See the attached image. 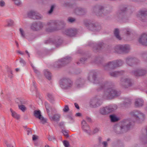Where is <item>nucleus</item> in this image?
<instances>
[{
  "label": "nucleus",
  "instance_id": "nucleus-1",
  "mask_svg": "<svg viewBox=\"0 0 147 147\" xmlns=\"http://www.w3.org/2000/svg\"><path fill=\"white\" fill-rule=\"evenodd\" d=\"M88 79L90 81L94 84H99L98 87L97 89L98 91L107 88L102 96V98L104 99H112L120 94V92L117 91L114 88L110 87L111 85V82L107 81H103V80L98 78L96 73L90 75Z\"/></svg>",
  "mask_w": 147,
  "mask_h": 147
},
{
  "label": "nucleus",
  "instance_id": "nucleus-2",
  "mask_svg": "<svg viewBox=\"0 0 147 147\" xmlns=\"http://www.w3.org/2000/svg\"><path fill=\"white\" fill-rule=\"evenodd\" d=\"M92 12L97 16L102 17L106 19L109 18V15L110 13L109 11L105 9L103 6L98 5L93 7Z\"/></svg>",
  "mask_w": 147,
  "mask_h": 147
},
{
  "label": "nucleus",
  "instance_id": "nucleus-3",
  "mask_svg": "<svg viewBox=\"0 0 147 147\" xmlns=\"http://www.w3.org/2000/svg\"><path fill=\"white\" fill-rule=\"evenodd\" d=\"M47 24L49 26L46 28V31L49 32H51L62 29L65 25V23L64 21L63 20L59 21L52 20L48 22Z\"/></svg>",
  "mask_w": 147,
  "mask_h": 147
},
{
  "label": "nucleus",
  "instance_id": "nucleus-4",
  "mask_svg": "<svg viewBox=\"0 0 147 147\" xmlns=\"http://www.w3.org/2000/svg\"><path fill=\"white\" fill-rule=\"evenodd\" d=\"M128 6L125 5H121L119 7V9L116 14L117 18L123 22H127L129 18L125 13V12L128 10Z\"/></svg>",
  "mask_w": 147,
  "mask_h": 147
},
{
  "label": "nucleus",
  "instance_id": "nucleus-5",
  "mask_svg": "<svg viewBox=\"0 0 147 147\" xmlns=\"http://www.w3.org/2000/svg\"><path fill=\"white\" fill-rule=\"evenodd\" d=\"M123 61L121 59H117L111 61L103 65L105 70L108 71L116 69L122 66L123 64Z\"/></svg>",
  "mask_w": 147,
  "mask_h": 147
},
{
  "label": "nucleus",
  "instance_id": "nucleus-6",
  "mask_svg": "<svg viewBox=\"0 0 147 147\" xmlns=\"http://www.w3.org/2000/svg\"><path fill=\"white\" fill-rule=\"evenodd\" d=\"M84 24L88 29L92 31H99L102 29L101 26L98 23L90 21H85Z\"/></svg>",
  "mask_w": 147,
  "mask_h": 147
},
{
  "label": "nucleus",
  "instance_id": "nucleus-7",
  "mask_svg": "<svg viewBox=\"0 0 147 147\" xmlns=\"http://www.w3.org/2000/svg\"><path fill=\"white\" fill-rule=\"evenodd\" d=\"M72 58L71 57H66L55 62L53 64L54 67L55 68H61L70 62Z\"/></svg>",
  "mask_w": 147,
  "mask_h": 147
},
{
  "label": "nucleus",
  "instance_id": "nucleus-8",
  "mask_svg": "<svg viewBox=\"0 0 147 147\" xmlns=\"http://www.w3.org/2000/svg\"><path fill=\"white\" fill-rule=\"evenodd\" d=\"M59 84L61 88L67 89L71 88L73 85L72 81L69 78H63L60 80Z\"/></svg>",
  "mask_w": 147,
  "mask_h": 147
},
{
  "label": "nucleus",
  "instance_id": "nucleus-9",
  "mask_svg": "<svg viewBox=\"0 0 147 147\" xmlns=\"http://www.w3.org/2000/svg\"><path fill=\"white\" fill-rule=\"evenodd\" d=\"M117 109V106L116 105H109L100 108L99 112L102 115H106L112 112Z\"/></svg>",
  "mask_w": 147,
  "mask_h": 147
},
{
  "label": "nucleus",
  "instance_id": "nucleus-10",
  "mask_svg": "<svg viewBox=\"0 0 147 147\" xmlns=\"http://www.w3.org/2000/svg\"><path fill=\"white\" fill-rule=\"evenodd\" d=\"M130 115L134 117L136 121H142L144 118V115L141 111L137 110H134L130 113Z\"/></svg>",
  "mask_w": 147,
  "mask_h": 147
},
{
  "label": "nucleus",
  "instance_id": "nucleus-11",
  "mask_svg": "<svg viewBox=\"0 0 147 147\" xmlns=\"http://www.w3.org/2000/svg\"><path fill=\"white\" fill-rule=\"evenodd\" d=\"M134 122L131 121L130 119H126L121 122L120 125L125 132H126L129 129L132 123Z\"/></svg>",
  "mask_w": 147,
  "mask_h": 147
},
{
  "label": "nucleus",
  "instance_id": "nucleus-12",
  "mask_svg": "<svg viewBox=\"0 0 147 147\" xmlns=\"http://www.w3.org/2000/svg\"><path fill=\"white\" fill-rule=\"evenodd\" d=\"M120 84L123 88H127L132 85L131 79L125 77L121 78Z\"/></svg>",
  "mask_w": 147,
  "mask_h": 147
},
{
  "label": "nucleus",
  "instance_id": "nucleus-13",
  "mask_svg": "<svg viewBox=\"0 0 147 147\" xmlns=\"http://www.w3.org/2000/svg\"><path fill=\"white\" fill-rule=\"evenodd\" d=\"M140 61L136 57L128 56L125 58V63L129 66H132L140 63Z\"/></svg>",
  "mask_w": 147,
  "mask_h": 147
},
{
  "label": "nucleus",
  "instance_id": "nucleus-14",
  "mask_svg": "<svg viewBox=\"0 0 147 147\" xmlns=\"http://www.w3.org/2000/svg\"><path fill=\"white\" fill-rule=\"evenodd\" d=\"M89 45L93 48V51L95 52L99 51L105 47L104 44L102 42H100L97 44L90 42Z\"/></svg>",
  "mask_w": 147,
  "mask_h": 147
},
{
  "label": "nucleus",
  "instance_id": "nucleus-15",
  "mask_svg": "<svg viewBox=\"0 0 147 147\" xmlns=\"http://www.w3.org/2000/svg\"><path fill=\"white\" fill-rule=\"evenodd\" d=\"M75 14L78 16H83L87 13V9L84 8L78 7L75 8L73 11Z\"/></svg>",
  "mask_w": 147,
  "mask_h": 147
},
{
  "label": "nucleus",
  "instance_id": "nucleus-16",
  "mask_svg": "<svg viewBox=\"0 0 147 147\" xmlns=\"http://www.w3.org/2000/svg\"><path fill=\"white\" fill-rule=\"evenodd\" d=\"M100 99L99 96H96L91 99L90 103V107L92 108H96L100 106L102 103Z\"/></svg>",
  "mask_w": 147,
  "mask_h": 147
},
{
  "label": "nucleus",
  "instance_id": "nucleus-17",
  "mask_svg": "<svg viewBox=\"0 0 147 147\" xmlns=\"http://www.w3.org/2000/svg\"><path fill=\"white\" fill-rule=\"evenodd\" d=\"M52 42L57 47H58L62 45L63 40L60 38H57L54 39H49L45 41V44H48Z\"/></svg>",
  "mask_w": 147,
  "mask_h": 147
},
{
  "label": "nucleus",
  "instance_id": "nucleus-18",
  "mask_svg": "<svg viewBox=\"0 0 147 147\" xmlns=\"http://www.w3.org/2000/svg\"><path fill=\"white\" fill-rule=\"evenodd\" d=\"M27 15L29 18L34 20H39L42 18V17L40 15L34 11H31L28 12Z\"/></svg>",
  "mask_w": 147,
  "mask_h": 147
},
{
  "label": "nucleus",
  "instance_id": "nucleus-19",
  "mask_svg": "<svg viewBox=\"0 0 147 147\" xmlns=\"http://www.w3.org/2000/svg\"><path fill=\"white\" fill-rule=\"evenodd\" d=\"M138 17L142 19L143 21H145L147 18V9H143L138 11L137 15Z\"/></svg>",
  "mask_w": 147,
  "mask_h": 147
},
{
  "label": "nucleus",
  "instance_id": "nucleus-20",
  "mask_svg": "<svg viewBox=\"0 0 147 147\" xmlns=\"http://www.w3.org/2000/svg\"><path fill=\"white\" fill-rule=\"evenodd\" d=\"M34 115L36 118L40 120L42 124H44L47 122V119L42 116L40 111L39 110H35L34 112Z\"/></svg>",
  "mask_w": 147,
  "mask_h": 147
},
{
  "label": "nucleus",
  "instance_id": "nucleus-21",
  "mask_svg": "<svg viewBox=\"0 0 147 147\" xmlns=\"http://www.w3.org/2000/svg\"><path fill=\"white\" fill-rule=\"evenodd\" d=\"M62 32L64 34L70 36H75L77 32L76 29L74 28L63 30Z\"/></svg>",
  "mask_w": 147,
  "mask_h": 147
},
{
  "label": "nucleus",
  "instance_id": "nucleus-22",
  "mask_svg": "<svg viewBox=\"0 0 147 147\" xmlns=\"http://www.w3.org/2000/svg\"><path fill=\"white\" fill-rule=\"evenodd\" d=\"M82 128L83 130L88 134H90L91 130L89 125L84 120L82 122Z\"/></svg>",
  "mask_w": 147,
  "mask_h": 147
},
{
  "label": "nucleus",
  "instance_id": "nucleus-23",
  "mask_svg": "<svg viewBox=\"0 0 147 147\" xmlns=\"http://www.w3.org/2000/svg\"><path fill=\"white\" fill-rule=\"evenodd\" d=\"M146 72L147 71L146 70L142 68L139 69L132 71V73L136 76H144Z\"/></svg>",
  "mask_w": 147,
  "mask_h": 147
},
{
  "label": "nucleus",
  "instance_id": "nucleus-24",
  "mask_svg": "<svg viewBox=\"0 0 147 147\" xmlns=\"http://www.w3.org/2000/svg\"><path fill=\"white\" fill-rule=\"evenodd\" d=\"M139 42L144 46H147V33L142 34L140 38Z\"/></svg>",
  "mask_w": 147,
  "mask_h": 147
},
{
  "label": "nucleus",
  "instance_id": "nucleus-25",
  "mask_svg": "<svg viewBox=\"0 0 147 147\" xmlns=\"http://www.w3.org/2000/svg\"><path fill=\"white\" fill-rule=\"evenodd\" d=\"M124 73L123 70L109 72V75L111 77H117L119 76L123 75Z\"/></svg>",
  "mask_w": 147,
  "mask_h": 147
},
{
  "label": "nucleus",
  "instance_id": "nucleus-26",
  "mask_svg": "<svg viewBox=\"0 0 147 147\" xmlns=\"http://www.w3.org/2000/svg\"><path fill=\"white\" fill-rule=\"evenodd\" d=\"M144 133L141 136L140 139L143 143L146 144L147 143V127L144 129Z\"/></svg>",
  "mask_w": 147,
  "mask_h": 147
},
{
  "label": "nucleus",
  "instance_id": "nucleus-27",
  "mask_svg": "<svg viewBox=\"0 0 147 147\" xmlns=\"http://www.w3.org/2000/svg\"><path fill=\"white\" fill-rule=\"evenodd\" d=\"M144 104V101L141 98H138L135 99V105L137 107H142Z\"/></svg>",
  "mask_w": 147,
  "mask_h": 147
},
{
  "label": "nucleus",
  "instance_id": "nucleus-28",
  "mask_svg": "<svg viewBox=\"0 0 147 147\" xmlns=\"http://www.w3.org/2000/svg\"><path fill=\"white\" fill-rule=\"evenodd\" d=\"M85 82V80L82 78H80L76 80V83L78 87H80L84 84Z\"/></svg>",
  "mask_w": 147,
  "mask_h": 147
},
{
  "label": "nucleus",
  "instance_id": "nucleus-29",
  "mask_svg": "<svg viewBox=\"0 0 147 147\" xmlns=\"http://www.w3.org/2000/svg\"><path fill=\"white\" fill-rule=\"evenodd\" d=\"M115 131L118 134H121L125 132L122 129L121 126L117 125L114 126Z\"/></svg>",
  "mask_w": 147,
  "mask_h": 147
},
{
  "label": "nucleus",
  "instance_id": "nucleus-30",
  "mask_svg": "<svg viewBox=\"0 0 147 147\" xmlns=\"http://www.w3.org/2000/svg\"><path fill=\"white\" fill-rule=\"evenodd\" d=\"M121 49L122 53H128L130 49V47L128 45H121Z\"/></svg>",
  "mask_w": 147,
  "mask_h": 147
},
{
  "label": "nucleus",
  "instance_id": "nucleus-31",
  "mask_svg": "<svg viewBox=\"0 0 147 147\" xmlns=\"http://www.w3.org/2000/svg\"><path fill=\"white\" fill-rule=\"evenodd\" d=\"M60 115L58 114L54 115L53 116L50 117V119L51 120L57 121L59 120Z\"/></svg>",
  "mask_w": 147,
  "mask_h": 147
},
{
  "label": "nucleus",
  "instance_id": "nucleus-32",
  "mask_svg": "<svg viewBox=\"0 0 147 147\" xmlns=\"http://www.w3.org/2000/svg\"><path fill=\"white\" fill-rule=\"evenodd\" d=\"M103 61V59L99 56H97L95 57L94 60L92 61V62L97 64H100Z\"/></svg>",
  "mask_w": 147,
  "mask_h": 147
},
{
  "label": "nucleus",
  "instance_id": "nucleus-33",
  "mask_svg": "<svg viewBox=\"0 0 147 147\" xmlns=\"http://www.w3.org/2000/svg\"><path fill=\"white\" fill-rule=\"evenodd\" d=\"M114 52L119 54L122 53L121 45H118L115 47Z\"/></svg>",
  "mask_w": 147,
  "mask_h": 147
},
{
  "label": "nucleus",
  "instance_id": "nucleus-34",
  "mask_svg": "<svg viewBox=\"0 0 147 147\" xmlns=\"http://www.w3.org/2000/svg\"><path fill=\"white\" fill-rule=\"evenodd\" d=\"M10 111L11 113V115L13 118L17 120H19L20 119V116L19 114L13 111L11 109H10Z\"/></svg>",
  "mask_w": 147,
  "mask_h": 147
},
{
  "label": "nucleus",
  "instance_id": "nucleus-35",
  "mask_svg": "<svg viewBox=\"0 0 147 147\" xmlns=\"http://www.w3.org/2000/svg\"><path fill=\"white\" fill-rule=\"evenodd\" d=\"M44 74L45 75L47 78L49 80H50L51 79V74L48 70H45Z\"/></svg>",
  "mask_w": 147,
  "mask_h": 147
},
{
  "label": "nucleus",
  "instance_id": "nucleus-36",
  "mask_svg": "<svg viewBox=\"0 0 147 147\" xmlns=\"http://www.w3.org/2000/svg\"><path fill=\"white\" fill-rule=\"evenodd\" d=\"M115 36L119 40H121V38L119 35V31L118 29H115L114 32Z\"/></svg>",
  "mask_w": 147,
  "mask_h": 147
},
{
  "label": "nucleus",
  "instance_id": "nucleus-37",
  "mask_svg": "<svg viewBox=\"0 0 147 147\" xmlns=\"http://www.w3.org/2000/svg\"><path fill=\"white\" fill-rule=\"evenodd\" d=\"M141 57L144 61L147 63V51H144L141 54Z\"/></svg>",
  "mask_w": 147,
  "mask_h": 147
},
{
  "label": "nucleus",
  "instance_id": "nucleus-38",
  "mask_svg": "<svg viewBox=\"0 0 147 147\" xmlns=\"http://www.w3.org/2000/svg\"><path fill=\"white\" fill-rule=\"evenodd\" d=\"M31 28L33 31L39 30L37 23L35 22L32 24L31 26Z\"/></svg>",
  "mask_w": 147,
  "mask_h": 147
},
{
  "label": "nucleus",
  "instance_id": "nucleus-39",
  "mask_svg": "<svg viewBox=\"0 0 147 147\" xmlns=\"http://www.w3.org/2000/svg\"><path fill=\"white\" fill-rule=\"evenodd\" d=\"M49 100L51 103H53L54 102V98L52 94L50 93H48L47 95Z\"/></svg>",
  "mask_w": 147,
  "mask_h": 147
},
{
  "label": "nucleus",
  "instance_id": "nucleus-40",
  "mask_svg": "<svg viewBox=\"0 0 147 147\" xmlns=\"http://www.w3.org/2000/svg\"><path fill=\"white\" fill-rule=\"evenodd\" d=\"M26 37V38H27L29 41H32L35 38L36 36L34 34L31 33L27 35Z\"/></svg>",
  "mask_w": 147,
  "mask_h": 147
},
{
  "label": "nucleus",
  "instance_id": "nucleus-41",
  "mask_svg": "<svg viewBox=\"0 0 147 147\" xmlns=\"http://www.w3.org/2000/svg\"><path fill=\"white\" fill-rule=\"evenodd\" d=\"M45 107L47 111L48 114V115H49V113L50 112V111L49 110V109H50L51 111L52 110V107L47 102H45Z\"/></svg>",
  "mask_w": 147,
  "mask_h": 147
},
{
  "label": "nucleus",
  "instance_id": "nucleus-42",
  "mask_svg": "<svg viewBox=\"0 0 147 147\" xmlns=\"http://www.w3.org/2000/svg\"><path fill=\"white\" fill-rule=\"evenodd\" d=\"M110 117L112 122H116L119 120V119L115 115H110Z\"/></svg>",
  "mask_w": 147,
  "mask_h": 147
},
{
  "label": "nucleus",
  "instance_id": "nucleus-43",
  "mask_svg": "<svg viewBox=\"0 0 147 147\" xmlns=\"http://www.w3.org/2000/svg\"><path fill=\"white\" fill-rule=\"evenodd\" d=\"M131 103V100L128 98H126L125 100L123 102L124 105L125 106L127 107Z\"/></svg>",
  "mask_w": 147,
  "mask_h": 147
},
{
  "label": "nucleus",
  "instance_id": "nucleus-44",
  "mask_svg": "<svg viewBox=\"0 0 147 147\" xmlns=\"http://www.w3.org/2000/svg\"><path fill=\"white\" fill-rule=\"evenodd\" d=\"M76 19L75 18L71 17H69L67 20V21L68 22L70 23H73L75 22Z\"/></svg>",
  "mask_w": 147,
  "mask_h": 147
},
{
  "label": "nucleus",
  "instance_id": "nucleus-45",
  "mask_svg": "<svg viewBox=\"0 0 147 147\" xmlns=\"http://www.w3.org/2000/svg\"><path fill=\"white\" fill-rule=\"evenodd\" d=\"M123 30L127 35L130 34L132 32L131 29L128 28H124L123 29Z\"/></svg>",
  "mask_w": 147,
  "mask_h": 147
},
{
  "label": "nucleus",
  "instance_id": "nucleus-46",
  "mask_svg": "<svg viewBox=\"0 0 147 147\" xmlns=\"http://www.w3.org/2000/svg\"><path fill=\"white\" fill-rule=\"evenodd\" d=\"M19 108L23 112L25 111L26 110V108L23 105H18Z\"/></svg>",
  "mask_w": 147,
  "mask_h": 147
},
{
  "label": "nucleus",
  "instance_id": "nucleus-47",
  "mask_svg": "<svg viewBox=\"0 0 147 147\" xmlns=\"http://www.w3.org/2000/svg\"><path fill=\"white\" fill-rule=\"evenodd\" d=\"M62 132L66 137L68 138L69 137L68 131L65 129H62Z\"/></svg>",
  "mask_w": 147,
  "mask_h": 147
},
{
  "label": "nucleus",
  "instance_id": "nucleus-48",
  "mask_svg": "<svg viewBox=\"0 0 147 147\" xmlns=\"http://www.w3.org/2000/svg\"><path fill=\"white\" fill-rule=\"evenodd\" d=\"M67 118L69 119L70 121L69 123H72L74 122V119L72 117V115H68L67 116Z\"/></svg>",
  "mask_w": 147,
  "mask_h": 147
},
{
  "label": "nucleus",
  "instance_id": "nucleus-49",
  "mask_svg": "<svg viewBox=\"0 0 147 147\" xmlns=\"http://www.w3.org/2000/svg\"><path fill=\"white\" fill-rule=\"evenodd\" d=\"M55 7V5L54 4L52 5L51 7V8L49 11L48 13L49 14H51L53 12L54 9Z\"/></svg>",
  "mask_w": 147,
  "mask_h": 147
},
{
  "label": "nucleus",
  "instance_id": "nucleus-50",
  "mask_svg": "<svg viewBox=\"0 0 147 147\" xmlns=\"http://www.w3.org/2000/svg\"><path fill=\"white\" fill-rule=\"evenodd\" d=\"M19 30L21 36L22 37L25 38V36L24 30L22 28H20L19 29Z\"/></svg>",
  "mask_w": 147,
  "mask_h": 147
},
{
  "label": "nucleus",
  "instance_id": "nucleus-51",
  "mask_svg": "<svg viewBox=\"0 0 147 147\" xmlns=\"http://www.w3.org/2000/svg\"><path fill=\"white\" fill-rule=\"evenodd\" d=\"M63 143L65 147H68L69 146V142L67 140H64Z\"/></svg>",
  "mask_w": 147,
  "mask_h": 147
},
{
  "label": "nucleus",
  "instance_id": "nucleus-52",
  "mask_svg": "<svg viewBox=\"0 0 147 147\" xmlns=\"http://www.w3.org/2000/svg\"><path fill=\"white\" fill-rule=\"evenodd\" d=\"M101 144L102 145V147H108V143L107 141H103Z\"/></svg>",
  "mask_w": 147,
  "mask_h": 147
},
{
  "label": "nucleus",
  "instance_id": "nucleus-53",
  "mask_svg": "<svg viewBox=\"0 0 147 147\" xmlns=\"http://www.w3.org/2000/svg\"><path fill=\"white\" fill-rule=\"evenodd\" d=\"M14 1L15 5L17 6H19L21 4V2L20 0H15Z\"/></svg>",
  "mask_w": 147,
  "mask_h": 147
},
{
  "label": "nucleus",
  "instance_id": "nucleus-54",
  "mask_svg": "<svg viewBox=\"0 0 147 147\" xmlns=\"http://www.w3.org/2000/svg\"><path fill=\"white\" fill-rule=\"evenodd\" d=\"M59 125L61 129H63L65 127L64 122L63 121L59 123Z\"/></svg>",
  "mask_w": 147,
  "mask_h": 147
},
{
  "label": "nucleus",
  "instance_id": "nucleus-55",
  "mask_svg": "<svg viewBox=\"0 0 147 147\" xmlns=\"http://www.w3.org/2000/svg\"><path fill=\"white\" fill-rule=\"evenodd\" d=\"M69 110V109L68 105H65L63 110L64 112H68Z\"/></svg>",
  "mask_w": 147,
  "mask_h": 147
},
{
  "label": "nucleus",
  "instance_id": "nucleus-56",
  "mask_svg": "<svg viewBox=\"0 0 147 147\" xmlns=\"http://www.w3.org/2000/svg\"><path fill=\"white\" fill-rule=\"evenodd\" d=\"M13 23L14 22L13 20H9L8 22L7 26H11L13 25Z\"/></svg>",
  "mask_w": 147,
  "mask_h": 147
},
{
  "label": "nucleus",
  "instance_id": "nucleus-57",
  "mask_svg": "<svg viewBox=\"0 0 147 147\" xmlns=\"http://www.w3.org/2000/svg\"><path fill=\"white\" fill-rule=\"evenodd\" d=\"M38 25L39 30L42 28L43 27V25L41 22H38L37 23Z\"/></svg>",
  "mask_w": 147,
  "mask_h": 147
},
{
  "label": "nucleus",
  "instance_id": "nucleus-58",
  "mask_svg": "<svg viewBox=\"0 0 147 147\" xmlns=\"http://www.w3.org/2000/svg\"><path fill=\"white\" fill-rule=\"evenodd\" d=\"M20 62L21 63L23 64V66H24L26 64V62L22 58H20Z\"/></svg>",
  "mask_w": 147,
  "mask_h": 147
},
{
  "label": "nucleus",
  "instance_id": "nucleus-59",
  "mask_svg": "<svg viewBox=\"0 0 147 147\" xmlns=\"http://www.w3.org/2000/svg\"><path fill=\"white\" fill-rule=\"evenodd\" d=\"M99 131V128H96L94 129L92 133L93 134L97 133Z\"/></svg>",
  "mask_w": 147,
  "mask_h": 147
},
{
  "label": "nucleus",
  "instance_id": "nucleus-60",
  "mask_svg": "<svg viewBox=\"0 0 147 147\" xmlns=\"http://www.w3.org/2000/svg\"><path fill=\"white\" fill-rule=\"evenodd\" d=\"M63 5L65 7H67L70 6V4L69 3L66 2H65L63 4Z\"/></svg>",
  "mask_w": 147,
  "mask_h": 147
},
{
  "label": "nucleus",
  "instance_id": "nucleus-61",
  "mask_svg": "<svg viewBox=\"0 0 147 147\" xmlns=\"http://www.w3.org/2000/svg\"><path fill=\"white\" fill-rule=\"evenodd\" d=\"M87 59L86 58H82L80 60V62L84 64V62Z\"/></svg>",
  "mask_w": 147,
  "mask_h": 147
},
{
  "label": "nucleus",
  "instance_id": "nucleus-62",
  "mask_svg": "<svg viewBox=\"0 0 147 147\" xmlns=\"http://www.w3.org/2000/svg\"><path fill=\"white\" fill-rule=\"evenodd\" d=\"M27 135H29V134L32 135V132L31 130L30 129L28 128L27 130Z\"/></svg>",
  "mask_w": 147,
  "mask_h": 147
},
{
  "label": "nucleus",
  "instance_id": "nucleus-63",
  "mask_svg": "<svg viewBox=\"0 0 147 147\" xmlns=\"http://www.w3.org/2000/svg\"><path fill=\"white\" fill-rule=\"evenodd\" d=\"M98 142H99V145H98L100 146V144H101V143H102V138L101 137H99L98 138Z\"/></svg>",
  "mask_w": 147,
  "mask_h": 147
},
{
  "label": "nucleus",
  "instance_id": "nucleus-64",
  "mask_svg": "<svg viewBox=\"0 0 147 147\" xmlns=\"http://www.w3.org/2000/svg\"><path fill=\"white\" fill-rule=\"evenodd\" d=\"M5 5V2L2 0L0 1V6L1 7H3Z\"/></svg>",
  "mask_w": 147,
  "mask_h": 147
}]
</instances>
